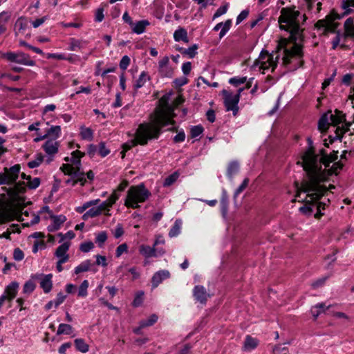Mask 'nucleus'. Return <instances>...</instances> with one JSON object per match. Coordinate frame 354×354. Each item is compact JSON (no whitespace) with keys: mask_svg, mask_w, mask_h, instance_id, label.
Wrapping results in <instances>:
<instances>
[{"mask_svg":"<svg viewBox=\"0 0 354 354\" xmlns=\"http://www.w3.org/2000/svg\"><path fill=\"white\" fill-rule=\"evenodd\" d=\"M295 7H286L281 10L278 18L279 28L290 33L288 38L281 37L277 44V53L283 51L282 64L290 71H295L303 66L304 35L300 26L299 17L300 12L295 10Z\"/></svg>","mask_w":354,"mask_h":354,"instance_id":"obj_1","label":"nucleus"},{"mask_svg":"<svg viewBox=\"0 0 354 354\" xmlns=\"http://www.w3.org/2000/svg\"><path fill=\"white\" fill-rule=\"evenodd\" d=\"M307 142L308 147L301 156L302 162H298L305 171V176L300 186L298 183L295 184L297 189V196H299V192L307 193L306 203L313 204L324 196L328 189L321 184L324 177L322 173V166L319 164L318 155L315 153L311 138H307Z\"/></svg>","mask_w":354,"mask_h":354,"instance_id":"obj_2","label":"nucleus"},{"mask_svg":"<svg viewBox=\"0 0 354 354\" xmlns=\"http://www.w3.org/2000/svg\"><path fill=\"white\" fill-rule=\"evenodd\" d=\"M176 117L174 106L171 104L165 108H156L153 113L149 115V122H144L149 124L150 131L158 133V139L162 133V129L168 125H174L176 122L174 118Z\"/></svg>","mask_w":354,"mask_h":354,"instance_id":"obj_3","label":"nucleus"},{"mask_svg":"<svg viewBox=\"0 0 354 354\" xmlns=\"http://www.w3.org/2000/svg\"><path fill=\"white\" fill-rule=\"evenodd\" d=\"M149 126V124H145L144 122L140 124L136 131L135 138L122 145V151L121 152L122 158H124L125 153L132 147L138 145L145 146L148 144L149 141L158 139V133L154 131L152 133Z\"/></svg>","mask_w":354,"mask_h":354,"instance_id":"obj_4","label":"nucleus"},{"mask_svg":"<svg viewBox=\"0 0 354 354\" xmlns=\"http://www.w3.org/2000/svg\"><path fill=\"white\" fill-rule=\"evenodd\" d=\"M151 196V192L146 188L143 183L129 187L124 205L127 207L137 209L140 207L138 203L145 202Z\"/></svg>","mask_w":354,"mask_h":354,"instance_id":"obj_5","label":"nucleus"},{"mask_svg":"<svg viewBox=\"0 0 354 354\" xmlns=\"http://www.w3.org/2000/svg\"><path fill=\"white\" fill-rule=\"evenodd\" d=\"M279 59V55L276 56L275 60H274L272 54H270L266 50H262L259 58L254 61L252 68L259 66V70H262L263 73H265V71L271 68L272 72H273L277 66Z\"/></svg>","mask_w":354,"mask_h":354,"instance_id":"obj_6","label":"nucleus"},{"mask_svg":"<svg viewBox=\"0 0 354 354\" xmlns=\"http://www.w3.org/2000/svg\"><path fill=\"white\" fill-rule=\"evenodd\" d=\"M1 57L10 62H15L26 66H33L35 62L30 59L29 55L23 52H7L3 53Z\"/></svg>","mask_w":354,"mask_h":354,"instance_id":"obj_7","label":"nucleus"},{"mask_svg":"<svg viewBox=\"0 0 354 354\" xmlns=\"http://www.w3.org/2000/svg\"><path fill=\"white\" fill-rule=\"evenodd\" d=\"M221 93L223 96V103L225 110L227 111H232L234 116L237 115L239 110L238 104L240 100L239 95H233L232 93L226 89H223Z\"/></svg>","mask_w":354,"mask_h":354,"instance_id":"obj_8","label":"nucleus"},{"mask_svg":"<svg viewBox=\"0 0 354 354\" xmlns=\"http://www.w3.org/2000/svg\"><path fill=\"white\" fill-rule=\"evenodd\" d=\"M21 170L19 164H16L9 169L4 168V173L2 174L0 178V185H12L18 179Z\"/></svg>","mask_w":354,"mask_h":354,"instance_id":"obj_9","label":"nucleus"},{"mask_svg":"<svg viewBox=\"0 0 354 354\" xmlns=\"http://www.w3.org/2000/svg\"><path fill=\"white\" fill-rule=\"evenodd\" d=\"M32 279L40 280V286L45 293L50 292L53 288V274H35L31 276Z\"/></svg>","mask_w":354,"mask_h":354,"instance_id":"obj_10","label":"nucleus"},{"mask_svg":"<svg viewBox=\"0 0 354 354\" xmlns=\"http://www.w3.org/2000/svg\"><path fill=\"white\" fill-rule=\"evenodd\" d=\"M338 24L330 19L326 18V19H322L317 21L315 27L317 29H323L324 33L327 34L328 32L334 33L336 31Z\"/></svg>","mask_w":354,"mask_h":354,"instance_id":"obj_11","label":"nucleus"},{"mask_svg":"<svg viewBox=\"0 0 354 354\" xmlns=\"http://www.w3.org/2000/svg\"><path fill=\"white\" fill-rule=\"evenodd\" d=\"M13 187L7 188V187H3L2 189L5 190L8 195L10 197H17L19 194H23L26 192V183L22 182H17L14 183Z\"/></svg>","mask_w":354,"mask_h":354,"instance_id":"obj_12","label":"nucleus"},{"mask_svg":"<svg viewBox=\"0 0 354 354\" xmlns=\"http://www.w3.org/2000/svg\"><path fill=\"white\" fill-rule=\"evenodd\" d=\"M193 296L194 299L202 304H206L209 294L207 292L205 288L201 285L195 286L193 289Z\"/></svg>","mask_w":354,"mask_h":354,"instance_id":"obj_13","label":"nucleus"},{"mask_svg":"<svg viewBox=\"0 0 354 354\" xmlns=\"http://www.w3.org/2000/svg\"><path fill=\"white\" fill-rule=\"evenodd\" d=\"M170 277V272L166 270H161L156 272L151 278V286L156 288L163 280Z\"/></svg>","mask_w":354,"mask_h":354,"instance_id":"obj_14","label":"nucleus"},{"mask_svg":"<svg viewBox=\"0 0 354 354\" xmlns=\"http://www.w3.org/2000/svg\"><path fill=\"white\" fill-rule=\"evenodd\" d=\"M50 218L53 219V223L48 226V230L51 232L58 230L66 220V216L62 214L58 216L52 215Z\"/></svg>","mask_w":354,"mask_h":354,"instance_id":"obj_15","label":"nucleus"},{"mask_svg":"<svg viewBox=\"0 0 354 354\" xmlns=\"http://www.w3.org/2000/svg\"><path fill=\"white\" fill-rule=\"evenodd\" d=\"M19 286L18 282L12 281L6 287L4 295L7 296L8 300L12 301L16 297Z\"/></svg>","mask_w":354,"mask_h":354,"instance_id":"obj_16","label":"nucleus"},{"mask_svg":"<svg viewBox=\"0 0 354 354\" xmlns=\"http://www.w3.org/2000/svg\"><path fill=\"white\" fill-rule=\"evenodd\" d=\"M28 20L24 17H19L15 22V35L19 34L24 35L26 28H28Z\"/></svg>","mask_w":354,"mask_h":354,"instance_id":"obj_17","label":"nucleus"},{"mask_svg":"<svg viewBox=\"0 0 354 354\" xmlns=\"http://www.w3.org/2000/svg\"><path fill=\"white\" fill-rule=\"evenodd\" d=\"M59 143L53 140H48L43 145V149L48 155H55L58 151Z\"/></svg>","mask_w":354,"mask_h":354,"instance_id":"obj_18","label":"nucleus"},{"mask_svg":"<svg viewBox=\"0 0 354 354\" xmlns=\"http://www.w3.org/2000/svg\"><path fill=\"white\" fill-rule=\"evenodd\" d=\"M150 25V23L147 19L138 21L136 23H133V26H131V30L133 33L140 35L143 33L146 28Z\"/></svg>","mask_w":354,"mask_h":354,"instance_id":"obj_19","label":"nucleus"},{"mask_svg":"<svg viewBox=\"0 0 354 354\" xmlns=\"http://www.w3.org/2000/svg\"><path fill=\"white\" fill-rule=\"evenodd\" d=\"M349 131V125H346V127L342 126V127H337L335 129V136H329V143L333 144L335 140H339L340 142L342 141L343 135Z\"/></svg>","mask_w":354,"mask_h":354,"instance_id":"obj_20","label":"nucleus"},{"mask_svg":"<svg viewBox=\"0 0 354 354\" xmlns=\"http://www.w3.org/2000/svg\"><path fill=\"white\" fill-rule=\"evenodd\" d=\"M139 252L140 254L144 256L145 258L156 257L157 252L156 249L153 246L150 247L146 245H141L139 247Z\"/></svg>","mask_w":354,"mask_h":354,"instance_id":"obj_21","label":"nucleus"},{"mask_svg":"<svg viewBox=\"0 0 354 354\" xmlns=\"http://www.w3.org/2000/svg\"><path fill=\"white\" fill-rule=\"evenodd\" d=\"M70 247V243L69 242H65L60 245L55 250V256L57 258L62 259L65 257L67 258V261H68L69 256L67 254V252Z\"/></svg>","mask_w":354,"mask_h":354,"instance_id":"obj_22","label":"nucleus"},{"mask_svg":"<svg viewBox=\"0 0 354 354\" xmlns=\"http://www.w3.org/2000/svg\"><path fill=\"white\" fill-rule=\"evenodd\" d=\"M174 39L176 41H183L185 43H188L189 38L187 36V32L184 28H178L175 30L174 33Z\"/></svg>","mask_w":354,"mask_h":354,"instance_id":"obj_23","label":"nucleus"},{"mask_svg":"<svg viewBox=\"0 0 354 354\" xmlns=\"http://www.w3.org/2000/svg\"><path fill=\"white\" fill-rule=\"evenodd\" d=\"M330 118L331 120V123L334 126L342 124L346 121L345 115L342 113V111H340L337 109L335 111L334 114H330Z\"/></svg>","mask_w":354,"mask_h":354,"instance_id":"obj_24","label":"nucleus"},{"mask_svg":"<svg viewBox=\"0 0 354 354\" xmlns=\"http://www.w3.org/2000/svg\"><path fill=\"white\" fill-rule=\"evenodd\" d=\"M151 80L150 76L148 75V73L146 71H142L139 75L138 79L136 81V83L133 84V88L135 91H137L138 88H142L147 81H149Z\"/></svg>","mask_w":354,"mask_h":354,"instance_id":"obj_25","label":"nucleus"},{"mask_svg":"<svg viewBox=\"0 0 354 354\" xmlns=\"http://www.w3.org/2000/svg\"><path fill=\"white\" fill-rule=\"evenodd\" d=\"M229 197L225 189H223L220 200L221 210L223 216H225L228 210Z\"/></svg>","mask_w":354,"mask_h":354,"instance_id":"obj_26","label":"nucleus"},{"mask_svg":"<svg viewBox=\"0 0 354 354\" xmlns=\"http://www.w3.org/2000/svg\"><path fill=\"white\" fill-rule=\"evenodd\" d=\"M259 345V340L257 338H254L250 335H247L244 341V349L245 351H251L257 347Z\"/></svg>","mask_w":354,"mask_h":354,"instance_id":"obj_27","label":"nucleus"},{"mask_svg":"<svg viewBox=\"0 0 354 354\" xmlns=\"http://www.w3.org/2000/svg\"><path fill=\"white\" fill-rule=\"evenodd\" d=\"M239 171V163L238 161L234 160L229 163L227 169L226 175L229 178H232L234 175L236 174Z\"/></svg>","mask_w":354,"mask_h":354,"instance_id":"obj_28","label":"nucleus"},{"mask_svg":"<svg viewBox=\"0 0 354 354\" xmlns=\"http://www.w3.org/2000/svg\"><path fill=\"white\" fill-rule=\"evenodd\" d=\"M73 332L72 326L67 324H60L57 330V335H71Z\"/></svg>","mask_w":354,"mask_h":354,"instance_id":"obj_29","label":"nucleus"},{"mask_svg":"<svg viewBox=\"0 0 354 354\" xmlns=\"http://www.w3.org/2000/svg\"><path fill=\"white\" fill-rule=\"evenodd\" d=\"M329 126L328 114H324L318 121V129L321 132L326 131Z\"/></svg>","mask_w":354,"mask_h":354,"instance_id":"obj_30","label":"nucleus"},{"mask_svg":"<svg viewBox=\"0 0 354 354\" xmlns=\"http://www.w3.org/2000/svg\"><path fill=\"white\" fill-rule=\"evenodd\" d=\"M74 342L77 350L79 351L82 353H86L88 351L89 346L83 339H75Z\"/></svg>","mask_w":354,"mask_h":354,"instance_id":"obj_31","label":"nucleus"},{"mask_svg":"<svg viewBox=\"0 0 354 354\" xmlns=\"http://www.w3.org/2000/svg\"><path fill=\"white\" fill-rule=\"evenodd\" d=\"M181 221L180 220H176L174 224L169 232V236L172 238L177 236L180 232Z\"/></svg>","mask_w":354,"mask_h":354,"instance_id":"obj_32","label":"nucleus"},{"mask_svg":"<svg viewBox=\"0 0 354 354\" xmlns=\"http://www.w3.org/2000/svg\"><path fill=\"white\" fill-rule=\"evenodd\" d=\"M91 266V260H86L82 262L79 266L75 268V273L78 274L81 272H86L89 270Z\"/></svg>","mask_w":354,"mask_h":354,"instance_id":"obj_33","label":"nucleus"},{"mask_svg":"<svg viewBox=\"0 0 354 354\" xmlns=\"http://www.w3.org/2000/svg\"><path fill=\"white\" fill-rule=\"evenodd\" d=\"M9 19L8 12L3 11L0 13V35L6 30V25Z\"/></svg>","mask_w":354,"mask_h":354,"instance_id":"obj_34","label":"nucleus"},{"mask_svg":"<svg viewBox=\"0 0 354 354\" xmlns=\"http://www.w3.org/2000/svg\"><path fill=\"white\" fill-rule=\"evenodd\" d=\"M80 136L83 140H92L93 138V131L90 128L81 127Z\"/></svg>","mask_w":354,"mask_h":354,"instance_id":"obj_35","label":"nucleus"},{"mask_svg":"<svg viewBox=\"0 0 354 354\" xmlns=\"http://www.w3.org/2000/svg\"><path fill=\"white\" fill-rule=\"evenodd\" d=\"M85 153L84 152H82L79 150L73 151L71 153V158L73 165H78L79 166H81V158L84 157Z\"/></svg>","mask_w":354,"mask_h":354,"instance_id":"obj_36","label":"nucleus"},{"mask_svg":"<svg viewBox=\"0 0 354 354\" xmlns=\"http://www.w3.org/2000/svg\"><path fill=\"white\" fill-rule=\"evenodd\" d=\"M338 158V151H333L329 155H327V158H323V165L326 167H329L330 164L335 161Z\"/></svg>","mask_w":354,"mask_h":354,"instance_id":"obj_37","label":"nucleus"},{"mask_svg":"<svg viewBox=\"0 0 354 354\" xmlns=\"http://www.w3.org/2000/svg\"><path fill=\"white\" fill-rule=\"evenodd\" d=\"M61 127L60 126H52L47 130L46 135L47 137L52 136L54 139H57L60 136Z\"/></svg>","mask_w":354,"mask_h":354,"instance_id":"obj_38","label":"nucleus"},{"mask_svg":"<svg viewBox=\"0 0 354 354\" xmlns=\"http://www.w3.org/2000/svg\"><path fill=\"white\" fill-rule=\"evenodd\" d=\"M144 295H145V293L142 290L136 292L134 299L132 302V306L134 308H138L142 304L143 301H144Z\"/></svg>","mask_w":354,"mask_h":354,"instance_id":"obj_39","label":"nucleus"},{"mask_svg":"<svg viewBox=\"0 0 354 354\" xmlns=\"http://www.w3.org/2000/svg\"><path fill=\"white\" fill-rule=\"evenodd\" d=\"M158 73L161 77H171L174 74V70L171 66H167L163 68H158Z\"/></svg>","mask_w":354,"mask_h":354,"instance_id":"obj_40","label":"nucleus"},{"mask_svg":"<svg viewBox=\"0 0 354 354\" xmlns=\"http://www.w3.org/2000/svg\"><path fill=\"white\" fill-rule=\"evenodd\" d=\"M88 281L87 280H84L80 284L78 288V297H85L88 295Z\"/></svg>","mask_w":354,"mask_h":354,"instance_id":"obj_41","label":"nucleus"},{"mask_svg":"<svg viewBox=\"0 0 354 354\" xmlns=\"http://www.w3.org/2000/svg\"><path fill=\"white\" fill-rule=\"evenodd\" d=\"M198 45L194 44L188 48H185L183 55H186L189 58H194L197 54Z\"/></svg>","mask_w":354,"mask_h":354,"instance_id":"obj_42","label":"nucleus"},{"mask_svg":"<svg viewBox=\"0 0 354 354\" xmlns=\"http://www.w3.org/2000/svg\"><path fill=\"white\" fill-rule=\"evenodd\" d=\"M107 239V234L105 231H102L97 234L95 238V243H97L100 248H102Z\"/></svg>","mask_w":354,"mask_h":354,"instance_id":"obj_43","label":"nucleus"},{"mask_svg":"<svg viewBox=\"0 0 354 354\" xmlns=\"http://www.w3.org/2000/svg\"><path fill=\"white\" fill-rule=\"evenodd\" d=\"M179 175L177 172H174L171 174H170L169 176H167L164 182H163V186L164 187H169L174 184L178 179Z\"/></svg>","mask_w":354,"mask_h":354,"instance_id":"obj_44","label":"nucleus"},{"mask_svg":"<svg viewBox=\"0 0 354 354\" xmlns=\"http://www.w3.org/2000/svg\"><path fill=\"white\" fill-rule=\"evenodd\" d=\"M158 320V316L155 314H153L149 317L146 320L141 322L140 326L141 327H147L151 326L153 325Z\"/></svg>","mask_w":354,"mask_h":354,"instance_id":"obj_45","label":"nucleus"},{"mask_svg":"<svg viewBox=\"0 0 354 354\" xmlns=\"http://www.w3.org/2000/svg\"><path fill=\"white\" fill-rule=\"evenodd\" d=\"M44 157L41 153L37 155L35 160L30 161L28 162V167L30 169L36 168L39 167L43 162Z\"/></svg>","mask_w":354,"mask_h":354,"instance_id":"obj_46","label":"nucleus"},{"mask_svg":"<svg viewBox=\"0 0 354 354\" xmlns=\"http://www.w3.org/2000/svg\"><path fill=\"white\" fill-rule=\"evenodd\" d=\"M342 6L345 10L344 13L348 15L353 11L350 7H354V0H342Z\"/></svg>","mask_w":354,"mask_h":354,"instance_id":"obj_47","label":"nucleus"},{"mask_svg":"<svg viewBox=\"0 0 354 354\" xmlns=\"http://www.w3.org/2000/svg\"><path fill=\"white\" fill-rule=\"evenodd\" d=\"M82 41L76 39L75 38H71L69 42L68 49L72 51H75L82 48Z\"/></svg>","mask_w":354,"mask_h":354,"instance_id":"obj_48","label":"nucleus"},{"mask_svg":"<svg viewBox=\"0 0 354 354\" xmlns=\"http://www.w3.org/2000/svg\"><path fill=\"white\" fill-rule=\"evenodd\" d=\"M231 26H232V20L231 19H227L225 21L224 24L223 23L222 28L219 33L220 39L223 38L226 35V33L230 29Z\"/></svg>","mask_w":354,"mask_h":354,"instance_id":"obj_49","label":"nucleus"},{"mask_svg":"<svg viewBox=\"0 0 354 354\" xmlns=\"http://www.w3.org/2000/svg\"><path fill=\"white\" fill-rule=\"evenodd\" d=\"M231 26H232V20L231 19H227L225 21L224 24L223 23L222 28L219 33L220 39L223 38L226 35V33L230 29Z\"/></svg>","mask_w":354,"mask_h":354,"instance_id":"obj_50","label":"nucleus"},{"mask_svg":"<svg viewBox=\"0 0 354 354\" xmlns=\"http://www.w3.org/2000/svg\"><path fill=\"white\" fill-rule=\"evenodd\" d=\"M35 289V284L31 280H29L25 283L23 287V292L24 294L30 295Z\"/></svg>","mask_w":354,"mask_h":354,"instance_id":"obj_51","label":"nucleus"},{"mask_svg":"<svg viewBox=\"0 0 354 354\" xmlns=\"http://www.w3.org/2000/svg\"><path fill=\"white\" fill-rule=\"evenodd\" d=\"M247 81V77H233L229 80V83L234 86H239V85L245 83Z\"/></svg>","mask_w":354,"mask_h":354,"instance_id":"obj_52","label":"nucleus"},{"mask_svg":"<svg viewBox=\"0 0 354 354\" xmlns=\"http://www.w3.org/2000/svg\"><path fill=\"white\" fill-rule=\"evenodd\" d=\"M203 131L204 129L201 125L194 126L190 131L191 137L195 138L202 134Z\"/></svg>","mask_w":354,"mask_h":354,"instance_id":"obj_53","label":"nucleus"},{"mask_svg":"<svg viewBox=\"0 0 354 354\" xmlns=\"http://www.w3.org/2000/svg\"><path fill=\"white\" fill-rule=\"evenodd\" d=\"M41 180L39 178H31V180L29 182H27V186L30 189H35L39 186Z\"/></svg>","mask_w":354,"mask_h":354,"instance_id":"obj_54","label":"nucleus"},{"mask_svg":"<svg viewBox=\"0 0 354 354\" xmlns=\"http://www.w3.org/2000/svg\"><path fill=\"white\" fill-rule=\"evenodd\" d=\"M98 153L103 158L110 153V150L106 148L105 143L104 142H101L99 144Z\"/></svg>","mask_w":354,"mask_h":354,"instance_id":"obj_55","label":"nucleus"},{"mask_svg":"<svg viewBox=\"0 0 354 354\" xmlns=\"http://www.w3.org/2000/svg\"><path fill=\"white\" fill-rule=\"evenodd\" d=\"M249 178H245L234 192V196H239L248 185Z\"/></svg>","mask_w":354,"mask_h":354,"instance_id":"obj_56","label":"nucleus"},{"mask_svg":"<svg viewBox=\"0 0 354 354\" xmlns=\"http://www.w3.org/2000/svg\"><path fill=\"white\" fill-rule=\"evenodd\" d=\"M94 248V244L91 241L84 242L80 245V250L83 252H88Z\"/></svg>","mask_w":354,"mask_h":354,"instance_id":"obj_57","label":"nucleus"},{"mask_svg":"<svg viewBox=\"0 0 354 354\" xmlns=\"http://www.w3.org/2000/svg\"><path fill=\"white\" fill-rule=\"evenodd\" d=\"M227 9H228V4H225L224 6H220L216 10L215 13L214 14L213 19H216L217 17H219L220 16H221V15H224L225 13H226V12L227 11Z\"/></svg>","mask_w":354,"mask_h":354,"instance_id":"obj_58","label":"nucleus"},{"mask_svg":"<svg viewBox=\"0 0 354 354\" xmlns=\"http://www.w3.org/2000/svg\"><path fill=\"white\" fill-rule=\"evenodd\" d=\"M130 61L129 56H123L120 62V68L123 71L126 70L130 64Z\"/></svg>","mask_w":354,"mask_h":354,"instance_id":"obj_59","label":"nucleus"},{"mask_svg":"<svg viewBox=\"0 0 354 354\" xmlns=\"http://www.w3.org/2000/svg\"><path fill=\"white\" fill-rule=\"evenodd\" d=\"M128 251V246L126 243H122L118 246L116 251H115V257H120L123 253L127 252Z\"/></svg>","mask_w":354,"mask_h":354,"instance_id":"obj_60","label":"nucleus"},{"mask_svg":"<svg viewBox=\"0 0 354 354\" xmlns=\"http://www.w3.org/2000/svg\"><path fill=\"white\" fill-rule=\"evenodd\" d=\"M160 106L158 108H165L169 105V95L167 94L164 95L159 100Z\"/></svg>","mask_w":354,"mask_h":354,"instance_id":"obj_61","label":"nucleus"},{"mask_svg":"<svg viewBox=\"0 0 354 354\" xmlns=\"http://www.w3.org/2000/svg\"><path fill=\"white\" fill-rule=\"evenodd\" d=\"M24 257V252L19 248H15L13 252V258L15 260L19 261Z\"/></svg>","mask_w":354,"mask_h":354,"instance_id":"obj_62","label":"nucleus"},{"mask_svg":"<svg viewBox=\"0 0 354 354\" xmlns=\"http://www.w3.org/2000/svg\"><path fill=\"white\" fill-rule=\"evenodd\" d=\"M73 169V166L70 164H63L60 170L64 173L65 175L71 176L72 170Z\"/></svg>","mask_w":354,"mask_h":354,"instance_id":"obj_63","label":"nucleus"},{"mask_svg":"<svg viewBox=\"0 0 354 354\" xmlns=\"http://www.w3.org/2000/svg\"><path fill=\"white\" fill-rule=\"evenodd\" d=\"M104 18V8H99L97 9L95 15V21L96 22H101Z\"/></svg>","mask_w":354,"mask_h":354,"instance_id":"obj_64","label":"nucleus"}]
</instances>
